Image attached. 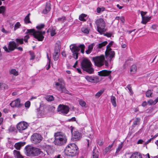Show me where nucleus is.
<instances>
[{
	"label": "nucleus",
	"mask_w": 158,
	"mask_h": 158,
	"mask_svg": "<svg viewBox=\"0 0 158 158\" xmlns=\"http://www.w3.org/2000/svg\"><path fill=\"white\" fill-rule=\"evenodd\" d=\"M54 136L55 139L54 142L56 145L61 146L66 143L67 138L64 133L61 132H57L55 133Z\"/></svg>",
	"instance_id": "1"
},
{
	"label": "nucleus",
	"mask_w": 158,
	"mask_h": 158,
	"mask_svg": "<svg viewBox=\"0 0 158 158\" xmlns=\"http://www.w3.org/2000/svg\"><path fill=\"white\" fill-rule=\"evenodd\" d=\"M78 148L74 143L69 144L64 149V154L65 156L73 157L77 154Z\"/></svg>",
	"instance_id": "2"
},
{
	"label": "nucleus",
	"mask_w": 158,
	"mask_h": 158,
	"mask_svg": "<svg viewBox=\"0 0 158 158\" xmlns=\"http://www.w3.org/2000/svg\"><path fill=\"white\" fill-rule=\"evenodd\" d=\"M25 153L28 156H36L40 155L43 152L40 149L33 147L31 145H28L25 148Z\"/></svg>",
	"instance_id": "3"
},
{
	"label": "nucleus",
	"mask_w": 158,
	"mask_h": 158,
	"mask_svg": "<svg viewBox=\"0 0 158 158\" xmlns=\"http://www.w3.org/2000/svg\"><path fill=\"white\" fill-rule=\"evenodd\" d=\"M81 67L84 71L89 74L93 73L94 69L92 64L90 60L87 58H84L81 61Z\"/></svg>",
	"instance_id": "4"
},
{
	"label": "nucleus",
	"mask_w": 158,
	"mask_h": 158,
	"mask_svg": "<svg viewBox=\"0 0 158 158\" xmlns=\"http://www.w3.org/2000/svg\"><path fill=\"white\" fill-rule=\"evenodd\" d=\"M45 31H36L34 29H27L26 34H29L30 35H33L34 38L37 39L39 41H42L44 38V35H45Z\"/></svg>",
	"instance_id": "5"
},
{
	"label": "nucleus",
	"mask_w": 158,
	"mask_h": 158,
	"mask_svg": "<svg viewBox=\"0 0 158 158\" xmlns=\"http://www.w3.org/2000/svg\"><path fill=\"white\" fill-rule=\"evenodd\" d=\"M95 23L97 26V31L101 34L106 31L105 29L106 23L103 19L100 18L98 19L96 21Z\"/></svg>",
	"instance_id": "6"
},
{
	"label": "nucleus",
	"mask_w": 158,
	"mask_h": 158,
	"mask_svg": "<svg viewBox=\"0 0 158 158\" xmlns=\"http://www.w3.org/2000/svg\"><path fill=\"white\" fill-rule=\"evenodd\" d=\"M105 57L103 55L99 56L93 57L92 60L94 64V65L98 67H100L104 65Z\"/></svg>",
	"instance_id": "7"
},
{
	"label": "nucleus",
	"mask_w": 158,
	"mask_h": 158,
	"mask_svg": "<svg viewBox=\"0 0 158 158\" xmlns=\"http://www.w3.org/2000/svg\"><path fill=\"white\" fill-rule=\"evenodd\" d=\"M72 134V139L73 141L79 140L82 137V134L79 132L74 127L71 126L70 127Z\"/></svg>",
	"instance_id": "8"
},
{
	"label": "nucleus",
	"mask_w": 158,
	"mask_h": 158,
	"mask_svg": "<svg viewBox=\"0 0 158 158\" xmlns=\"http://www.w3.org/2000/svg\"><path fill=\"white\" fill-rule=\"evenodd\" d=\"M69 47L73 53V57L77 60L78 58L79 52L80 51L79 45L77 46L76 44H72Z\"/></svg>",
	"instance_id": "9"
},
{
	"label": "nucleus",
	"mask_w": 158,
	"mask_h": 158,
	"mask_svg": "<svg viewBox=\"0 0 158 158\" xmlns=\"http://www.w3.org/2000/svg\"><path fill=\"white\" fill-rule=\"evenodd\" d=\"M70 108L69 106L63 104H60L57 108V111L60 114L66 115L69 112Z\"/></svg>",
	"instance_id": "10"
},
{
	"label": "nucleus",
	"mask_w": 158,
	"mask_h": 158,
	"mask_svg": "<svg viewBox=\"0 0 158 158\" xmlns=\"http://www.w3.org/2000/svg\"><path fill=\"white\" fill-rule=\"evenodd\" d=\"M43 137L40 134L35 133L33 134L31 137V141L35 144L40 143L43 140Z\"/></svg>",
	"instance_id": "11"
},
{
	"label": "nucleus",
	"mask_w": 158,
	"mask_h": 158,
	"mask_svg": "<svg viewBox=\"0 0 158 158\" xmlns=\"http://www.w3.org/2000/svg\"><path fill=\"white\" fill-rule=\"evenodd\" d=\"M17 44L15 41H10L8 44V47L6 46L3 47V48L6 52L9 53L15 49Z\"/></svg>",
	"instance_id": "12"
},
{
	"label": "nucleus",
	"mask_w": 158,
	"mask_h": 158,
	"mask_svg": "<svg viewBox=\"0 0 158 158\" xmlns=\"http://www.w3.org/2000/svg\"><path fill=\"white\" fill-rule=\"evenodd\" d=\"M55 85L56 86H59V87L56 88L57 89L60 91L61 93L70 94L71 93L66 88L64 83L60 84L58 82H56Z\"/></svg>",
	"instance_id": "13"
},
{
	"label": "nucleus",
	"mask_w": 158,
	"mask_h": 158,
	"mask_svg": "<svg viewBox=\"0 0 158 158\" xmlns=\"http://www.w3.org/2000/svg\"><path fill=\"white\" fill-rule=\"evenodd\" d=\"M115 52L112 50H106L105 52V56L107 60L110 62L113 58L114 57Z\"/></svg>",
	"instance_id": "14"
},
{
	"label": "nucleus",
	"mask_w": 158,
	"mask_h": 158,
	"mask_svg": "<svg viewBox=\"0 0 158 158\" xmlns=\"http://www.w3.org/2000/svg\"><path fill=\"white\" fill-rule=\"evenodd\" d=\"M41 148L46 151L48 155L53 153L54 151V148L52 146L47 144H45L41 145Z\"/></svg>",
	"instance_id": "15"
},
{
	"label": "nucleus",
	"mask_w": 158,
	"mask_h": 158,
	"mask_svg": "<svg viewBox=\"0 0 158 158\" xmlns=\"http://www.w3.org/2000/svg\"><path fill=\"white\" fill-rule=\"evenodd\" d=\"M28 126L27 123L24 121L21 122L17 124V128L19 132H21L22 131L26 129Z\"/></svg>",
	"instance_id": "16"
},
{
	"label": "nucleus",
	"mask_w": 158,
	"mask_h": 158,
	"mask_svg": "<svg viewBox=\"0 0 158 158\" xmlns=\"http://www.w3.org/2000/svg\"><path fill=\"white\" fill-rule=\"evenodd\" d=\"M60 47L59 46H56L53 55V58L55 61L57 60L59 58Z\"/></svg>",
	"instance_id": "17"
},
{
	"label": "nucleus",
	"mask_w": 158,
	"mask_h": 158,
	"mask_svg": "<svg viewBox=\"0 0 158 158\" xmlns=\"http://www.w3.org/2000/svg\"><path fill=\"white\" fill-rule=\"evenodd\" d=\"M85 78L88 81L91 83H97L100 81L99 78L97 76L92 77L87 76L85 77Z\"/></svg>",
	"instance_id": "18"
},
{
	"label": "nucleus",
	"mask_w": 158,
	"mask_h": 158,
	"mask_svg": "<svg viewBox=\"0 0 158 158\" xmlns=\"http://www.w3.org/2000/svg\"><path fill=\"white\" fill-rule=\"evenodd\" d=\"M20 100L19 98H17L15 100L12 101L10 104V105L12 107H21L23 105L20 103Z\"/></svg>",
	"instance_id": "19"
},
{
	"label": "nucleus",
	"mask_w": 158,
	"mask_h": 158,
	"mask_svg": "<svg viewBox=\"0 0 158 158\" xmlns=\"http://www.w3.org/2000/svg\"><path fill=\"white\" fill-rule=\"evenodd\" d=\"M112 71L110 70H104L98 72V75L101 76H109L111 73Z\"/></svg>",
	"instance_id": "20"
},
{
	"label": "nucleus",
	"mask_w": 158,
	"mask_h": 158,
	"mask_svg": "<svg viewBox=\"0 0 158 158\" xmlns=\"http://www.w3.org/2000/svg\"><path fill=\"white\" fill-rule=\"evenodd\" d=\"M51 4L50 2L46 3L45 9L43 10V13L44 14H46L51 10Z\"/></svg>",
	"instance_id": "21"
},
{
	"label": "nucleus",
	"mask_w": 158,
	"mask_h": 158,
	"mask_svg": "<svg viewBox=\"0 0 158 158\" xmlns=\"http://www.w3.org/2000/svg\"><path fill=\"white\" fill-rule=\"evenodd\" d=\"M25 144L24 142H20L16 143L15 145V148L18 150H19L20 149V148L23 146Z\"/></svg>",
	"instance_id": "22"
},
{
	"label": "nucleus",
	"mask_w": 158,
	"mask_h": 158,
	"mask_svg": "<svg viewBox=\"0 0 158 158\" xmlns=\"http://www.w3.org/2000/svg\"><path fill=\"white\" fill-rule=\"evenodd\" d=\"M13 154L15 158H23V156L20 154L19 151L14 150L13 151Z\"/></svg>",
	"instance_id": "23"
},
{
	"label": "nucleus",
	"mask_w": 158,
	"mask_h": 158,
	"mask_svg": "<svg viewBox=\"0 0 158 158\" xmlns=\"http://www.w3.org/2000/svg\"><path fill=\"white\" fill-rule=\"evenodd\" d=\"M94 45V43H92L88 46V50L85 51L87 54H89L91 52Z\"/></svg>",
	"instance_id": "24"
},
{
	"label": "nucleus",
	"mask_w": 158,
	"mask_h": 158,
	"mask_svg": "<svg viewBox=\"0 0 158 158\" xmlns=\"http://www.w3.org/2000/svg\"><path fill=\"white\" fill-rule=\"evenodd\" d=\"M137 67L136 65L134 64L131 67L130 72L131 74H133L135 73L136 72Z\"/></svg>",
	"instance_id": "25"
},
{
	"label": "nucleus",
	"mask_w": 158,
	"mask_h": 158,
	"mask_svg": "<svg viewBox=\"0 0 158 158\" xmlns=\"http://www.w3.org/2000/svg\"><path fill=\"white\" fill-rule=\"evenodd\" d=\"M115 141H114L113 143L110 145L108 147H106L104 151V153L106 154L108 152H110L111 150V148L113 146V144Z\"/></svg>",
	"instance_id": "26"
},
{
	"label": "nucleus",
	"mask_w": 158,
	"mask_h": 158,
	"mask_svg": "<svg viewBox=\"0 0 158 158\" xmlns=\"http://www.w3.org/2000/svg\"><path fill=\"white\" fill-rule=\"evenodd\" d=\"M108 44L107 41H104L96 45L97 48H101L102 47L105 46Z\"/></svg>",
	"instance_id": "27"
},
{
	"label": "nucleus",
	"mask_w": 158,
	"mask_h": 158,
	"mask_svg": "<svg viewBox=\"0 0 158 158\" xmlns=\"http://www.w3.org/2000/svg\"><path fill=\"white\" fill-rule=\"evenodd\" d=\"M150 19V17L145 16L142 17V21L141 23L143 24H146Z\"/></svg>",
	"instance_id": "28"
},
{
	"label": "nucleus",
	"mask_w": 158,
	"mask_h": 158,
	"mask_svg": "<svg viewBox=\"0 0 158 158\" xmlns=\"http://www.w3.org/2000/svg\"><path fill=\"white\" fill-rule=\"evenodd\" d=\"M111 102L112 105L114 107H115L117 106V104L116 102V98L113 95L111 96L110 98Z\"/></svg>",
	"instance_id": "29"
},
{
	"label": "nucleus",
	"mask_w": 158,
	"mask_h": 158,
	"mask_svg": "<svg viewBox=\"0 0 158 158\" xmlns=\"http://www.w3.org/2000/svg\"><path fill=\"white\" fill-rule=\"evenodd\" d=\"M30 15V13H29L25 18L24 21L25 23L27 24L29 23H31V22L30 20L29 16Z\"/></svg>",
	"instance_id": "30"
},
{
	"label": "nucleus",
	"mask_w": 158,
	"mask_h": 158,
	"mask_svg": "<svg viewBox=\"0 0 158 158\" xmlns=\"http://www.w3.org/2000/svg\"><path fill=\"white\" fill-rule=\"evenodd\" d=\"M130 158H142V157L140 154L134 153L131 155Z\"/></svg>",
	"instance_id": "31"
},
{
	"label": "nucleus",
	"mask_w": 158,
	"mask_h": 158,
	"mask_svg": "<svg viewBox=\"0 0 158 158\" xmlns=\"http://www.w3.org/2000/svg\"><path fill=\"white\" fill-rule=\"evenodd\" d=\"M45 99L48 102H52L54 100V98L52 95H48L45 98Z\"/></svg>",
	"instance_id": "32"
},
{
	"label": "nucleus",
	"mask_w": 158,
	"mask_h": 158,
	"mask_svg": "<svg viewBox=\"0 0 158 158\" xmlns=\"http://www.w3.org/2000/svg\"><path fill=\"white\" fill-rule=\"evenodd\" d=\"M2 1H4L5 0H1ZM2 4V2L0 0V6ZM5 10V8L4 6H2L0 7V14L2 13L3 15H4V12Z\"/></svg>",
	"instance_id": "33"
},
{
	"label": "nucleus",
	"mask_w": 158,
	"mask_h": 158,
	"mask_svg": "<svg viewBox=\"0 0 158 158\" xmlns=\"http://www.w3.org/2000/svg\"><path fill=\"white\" fill-rule=\"evenodd\" d=\"M15 41L16 42L17 46H19V44H23V39L17 38L16 39Z\"/></svg>",
	"instance_id": "34"
},
{
	"label": "nucleus",
	"mask_w": 158,
	"mask_h": 158,
	"mask_svg": "<svg viewBox=\"0 0 158 158\" xmlns=\"http://www.w3.org/2000/svg\"><path fill=\"white\" fill-rule=\"evenodd\" d=\"M86 16L87 15H86L82 14L79 16V19L81 21H86L85 18L86 17Z\"/></svg>",
	"instance_id": "35"
},
{
	"label": "nucleus",
	"mask_w": 158,
	"mask_h": 158,
	"mask_svg": "<svg viewBox=\"0 0 158 158\" xmlns=\"http://www.w3.org/2000/svg\"><path fill=\"white\" fill-rule=\"evenodd\" d=\"M99 152L98 151H93V158H98Z\"/></svg>",
	"instance_id": "36"
},
{
	"label": "nucleus",
	"mask_w": 158,
	"mask_h": 158,
	"mask_svg": "<svg viewBox=\"0 0 158 158\" xmlns=\"http://www.w3.org/2000/svg\"><path fill=\"white\" fill-rule=\"evenodd\" d=\"M10 74H12L15 76H17L18 75V72L15 69H11L10 72Z\"/></svg>",
	"instance_id": "37"
},
{
	"label": "nucleus",
	"mask_w": 158,
	"mask_h": 158,
	"mask_svg": "<svg viewBox=\"0 0 158 158\" xmlns=\"http://www.w3.org/2000/svg\"><path fill=\"white\" fill-rule=\"evenodd\" d=\"M152 92L151 90H148L146 92V96L148 98L152 97Z\"/></svg>",
	"instance_id": "38"
},
{
	"label": "nucleus",
	"mask_w": 158,
	"mask_h": 158,
	"mask_svg": "<svg viewBox=\"0 0 158 158\" xmlns=\"http://www.w3.org/2000/svg\"><path fill=\"white\" fill-rule=\"evenodd\" d=\"M55 31L56 29L55 28L52 27L50 28V35L52 36H54L56 34Z\"/></svg>",
	"instance_id": "39"
},
{
	"label": "nucleus",
	"mask_w": 158,
	"mask_h": 158,
	"mask_svg": "<svg viewBox=\"0 0 158 158\" xmlns=\"http://www.w3.org/2000/svg\"><path fill=\"white\" fill-rule=\"evenodd\" d=\"M9 132H17L15 128L12 126L10 127L8 129Z\"/></svg>",
	"instance_id": "40"
},
{
	"label": "nucleus",
	"mask_w": 158,
	"mask_h": 158,
	"mask_svg": "<svg viewBox=\"0 0 158 158\" xmlns=\"http://www.w3.org/2000/svg\"><path fill=\"white\" fill-rule=\"evenodd\" d=\"M85 46L83 44H81L79 45V48L80 50L81 49V53H84V49L85 48Z\"/></svg>",
	"instance_id": "41"
},
{
	"label": "nucleus",
	"mask_w": 158,
	"mask_h": 158,
	"mask_svg": "<svg viewBox=\"0 0 158 158\" xmlns=\"http://www.w3.org/2000/svg\"><path fill=\"white\" fill-rule=\"evenodd\" d=\"M114 42L113 41H111L106 46V50H112L110 47L113 45Z\"/></svg>",
	"instance_id": "42"
},
{
	"label": "nucleus",
	"mask_w": 158,
	"mask_h": 158,
	"mask_svg": "<svg viewBox=\"0 0 158 158\" xmlns=\"http://www.w3.org/2000/svg\"><path fill=\"white\" fill-rule=\"evenodd\" d=\"M81 31L84 34H88L89 33V31L87 28L83 27L81 28Z\"/></svg>",
	"instance_id": "43"
},
{
	"label": "nucleus",
	"mask_w": 158,
	"mask_h": 158,
	"mask_svg": "<svg viewBox=\"0 0 158 158\" xmlns=\"http://www.w3.org/2000/svg\"><path fill=\"white\" fill-rule=\"evenodd\" d=\"M21 26V24L19 22H17L15 24L14 30L15 31L17 29L19 28Z\"/></svg>",
	"instance_id": "44"
},
{
	"label": "nucleus",
	"mask_w": 158,
	"mask_h": 158,
	"mask_svg": "<svg viewBox=\"0 0 158 158\" xmlns=\"http://www.w3.org/2000/svg\"><path fill=\"white\" fill-rule=\"evenodd\" d=\"M66 20V17L64 16H63L61 18H58L57 21L59 22L63 23Z\"/></svg>",
	"instance_id": "45"
},
{
	"label": "nucleus",
	"mask_w": 158,
	"mask_h": 158,
	"mask_svg": "<svg viewBox=\"0 0 158 158\" xmlns=\"http://www.w3.org/2000/svg\"><path fill=\"white\" fill-rule=\"evenodd\" d=\"M148 103L150 105H154L156 104L155 100L154 101L152 99H150L148 100Z\"/></svg>",
	"instance_id": "46"
},
{
	"label": "nucleus",
	"mask_w": 158,
	"mask_h": 158,
	"mask_svg": "<svg viewBox=\"0 0 158 158\" xmlns=\"http://www.w3.org/2000/svg\"><path fill=\"white\" fill-rule=\"evenodd\" d=\"M104 91V90L102 89L99 90L96 94L95 95L97 97V98H98L103 93Z\"/></svg>",
	"instance_id": "47"
},
{
	"label": "nucleus",
	"mask_w": 158,
	"mask_h": 158,
	"mask_svg": "<svg viewBox=\"0 0 158 158\" xmlns=\"http://www.w3.org/2000/svg\"><path fill=\"white\" fill-rule=\"evenodd\" d=\"M29 53L31 56V57L30 58V60H34L35 57L34 53L33 52H31V51L29 52Z\"/></svg>",
	"instance_id": "48"
},
{
	"label": "nucleus",
	"mask_w": 158,
	"mask_h": 158,
	"mask_svg": "<svg viewBox=\"0 0 158 158\" xmlns=\"http://www.w3.org/2000/svg\"><path fill=\"white\" fill-rule=\"evenodd\" d=\"M30 38V37L28 35H26L24 37V39H23V41H24L26 43L28 42V40Z\"/></svg>",
	"instance_id": "49"
},
{
	"label": "nucleus",
	"mask_w": 158,
	"mask_h": 158,
	"mask_svg": "<svg viewBox=\"0 0 158 158\" xmlns=\"http://www.w3.org/2000/svg\"><path fill=\"white\" fill-rule=\"evenodd\" d=\"M44 25L43 24H42L38 25L36 27V28L38 29H41L42 28H44Z\"/></svg>",
	"instance_id": "50"
},
{
	"label": "nucleus",
	"mask_w": 158,
	"mask_h": 158,
	"mask_svg": "<svg viewBox=\"0 0 158 158\" xmlns=\"http://www.w3.org/2000/svg\"><path fill=\"white\" fill-rule=\"evenodd\" d=\"M80 105L82 106H85L86 105V103L83 100H80L79 101Z\"/></svg>",
	"instance_id": "51"
},
{
	"label": "nucleus",
	"mask_w": 158,
	"mask_h": 158,
	"mask_svg": "<svg viewBox=\"0 0 158 158\" xmlns=\"http://www.w3.org/2000/svg\"><path fill=\"white\" fill-rule=\"evenodd\" d=\"M1 87L3 88L4 89H8V86L6 84L4 83H1Z\"/></svg>",
	"instance_id": "52"
},
{
	"label": "nucleus",
	"mask_w": 158,
	"mask_h": 158,
	"mask_svg": "<svg viewBox=\"0 0 158 158\" xmlns=\"http://www.w3.org/2000/svg\"><path fill=\"white\" fill-rule=\"evenodd\" d=\"M30 106V102L29 101L26 102L25 104V106L26 107L28 108Z\"/></svg>",
	"instance_id": "53"
},
{
	"label": "nucleus",
	"mask_w": 158,
	"mask_h": 158,
	"mask_svg": "<svg viewBox=\"0 0 158 158\" xmlns=\"http://www.w3.org/2000/svg\"><path fill=\"white\" fill-rule=\"evenodd\" d=\"M103 140H99L97 142L98 144L100 146H101L103 144Z\"/></svg>",
	"instance_id": "54"
},
{
	"label": "nucleus",
	"mask_w": 158,
	"mask_h": 158,
	"mask_svg": "<svg viewBox=\"0 0 158 158\" xmlns=\"http://www.w3.org/2000/svg\"><path fill=\"white\" fill-rule=\"evenodd\" d=\"M112 35V32L110 33H108V32H106L105 34H104V35L105 36H106L108 37H111Z\"/></svg>",
	"instance_id": "55"
},
{
	"label": "nucleus",
	"mask_w": 158,
	"mask_h": 158,
	"mask_svg": "<svg viewBox=\"0 0 158 158\" xmlns=\"http://www.w3.org/2000/svg\"><path fill=\"white\" fill-rule=\"evenodd\" d=\"M126 88L128 89L129 90V92L132 94L133 93V92L131 89V88L130 85H128L127 87Z\"/></svg>",
	"instance_id": "56"
},
{
	"label": "nucleus",
	"mask_w": 158,
	"mask_h": 158,
	"mask_svg": "<svg viewBox=\"0 0 158 158\" xmlns=\"http://www.w3.org/2000/svg\"><path fill=\"white\" fill-rule=\"evenodd\" d=\"M18 46H16L15 49H17L18 50L20 51L21 52L23 51V48L21 47H18Z\"/></svg>",
	"instance_id": "57"
},
{
	"label": "nucleus",
	"mask_w": 158,
	"mask_h": 158,
	"mask_svg": "<svg viewBox=\"0 0 158 158\" xmlns=\"http://www.w3.org/2000/svg\"><path fill=\"white\" fill-rule=\"evenodd\" d=\"M108 61H109L108 60H104V64H105V66H106V67H108L109 66V63H108Z\"/></svg>",
	"instance_id": "58"
},
{
	"label": "nucleus",
	"mask_w": 158,
	"mask_h": 158,
	"mask_svg": "<svg viewBox=\"0 0 158 158\" xmlns=\"http://www.w3.org/2000/svg\"><path fill=\"white\" fill-rule=\"evenodd\" d=\"M139 119H136V120L134 121V125H136L139 124Z\"/></svg>",
	"instance_id": "59"
},
{
	"label": "nucleus",
	"mask_w": 158,
	"mask_h": 158,
	"mask_svg": "<svg viewBox=\"0 0 158 158\" xmlns=\"http://www.w3.org/2000/svg\"><path fill=\"white\" fill-rule=\"evenodd\" d=\"M147 12H143V11H141V15L142 16V17H145L144 15L146 14Z\"/></svg>",
	"instance_id": "60"
},
{
	"label": "nucleus",
	"mask_w": 158,
	"mask_h": 158,
	"mask_svg": "<svg viewBox=\"0 0 158 158\" xmlns=\"http://www.w3.org/2000/svg\"><path fill=\"white\" fill-rule=\"evenodd\" d=\"M157 27V25L156 24H154L152 25L151 28L153 30L156 29Z\"/></svg>",
	"instance_id": "61"
},
{
	"label": "nucleus",
	"mask_w": 158,
	"mask_h": 158,
	"mask_svg": "<svg viewBox=\"0 0 158 158\" xmlns=\"http://www.w3.org/2000/svg\"><path fill=\"white\" fill-rule=\"evenodd\" d=\"M122 147V146L121 144H120L119 145L118 147V148L117 149V151H119Z\"/></svg>",
	"instance_id": "62"
},
{
	"label": "nucleus",
	"mask_w": 158,
	"mask_h": 158,
	"mask_svg": "<svg viewBox=\"0 0 158 158\" xmlns=\"http://www.w3.org/2000/svg\"><path fill=\"white\" fill-rule=\"evenodd\" d=\"M144 142V141H143V140L142 139H139L137 142V143L138 144H142V143L143 142Z\"/></svg>",
	"instance_id": "63"
},
{
	"label": "nucleus",
	"mask_w": 158,
	"mask_h": 158,
	"mask_svg": "<svg viewBox=\"0 0 158 158\" xmlns=\"http://www.w3.org/2000/svg\"><path fill=\"white\" fill-rule=\"evenodd\" d=\"M120 20L123 23H124L125 19L123 16H121L120 18Z\"/></svg>",
	"instance_id": "64"
}]
</instances>
